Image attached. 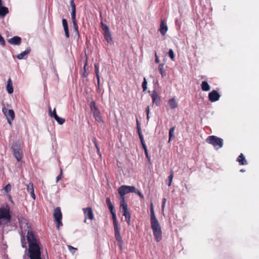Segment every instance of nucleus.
<instances>
[{
    "instance_id": "obj_50",
    "label": "nucleus",
    "mask_w": 259,
    "mask_h": 259,
    "mask_svg": "<svg viewBox=\"0 0 259 259\" xmlns=\"http://www.w3.org/2000/svg\"><path fill=\"white\" fill-rule=\"evenodd\" d=\"M144 152H145V155H146V157L147 158V159H148V160H150V156H149V154H148V150H147V151H145Z\"/></svg>"
},
{
    "instance_id": "obj_42",
    "label": "nucleus",
    "mask_w": 259,
    "mask_h": 259,
    "mask_svg": "<svg viewBox=\"0 0 259 259\" xmlns=\"http://www.w3.org/2000/svg\"><path fill=\"white\" fill-rule=\"evenodd\" d=\"M166 202V198H163V199H162V206H161V209H162V211H164V207H165V205Z\"/></svg>"
},
{
    "instance_id": "obj_2",
    "label": "nucleus",
    "mask_w": 259,
    "mask_h": 259,
    "mask_svg": "<svg viewBox=\"0 0 259 259\" xmlns=\"http://www.w3.org/2000/svg\"><path fill=\"white\" fill-rule=\"evenodd\" d=\"M11 215L9 207L0 208V225H4L10 222Z\"/></svg>"
},
{
    "instance_id": "obj_7",
    "label": "nucleus",
    "mask_w": 259,
    "mask_h": 259,
    "mask_svg": "<svg viewBox=\"0 0 259 259\" xmlns=\"http://www.w3.org/2000/svg\"><path fill=\"white\" fill-rule=\"evenodd\" d=\"M70 5H71V16L72 22H73V28L74 29V30L76 32V33L77 35H78L79 32H78V26L77 25L76 20V18H75L76 7H75V5L74 3L73 0H71Z\"/></svg>"
},
{
    "instance_id": "obj_58",
    "label": "nucleus",
    "mask_w": 259,
    "mask_h": 259,
    "mask_svg": "<svg viewBox=\"0 0 259 259\" xmlns=\"http://www.w3.org/2000/svg\"><path fill=\"white\" fill-rule=\"evenodd\" d=\"M106 26H107V25H103V29L104 30V31L106 30Z\"/></svg>"
},
{
    "instance_id": "obj_1",
    "label": "nucleus",
    "mask_w": 259,
    "mask_h": 259,
    "mask_svg": "<svg viewBox=\"0 0 259 259\" xmlns=\"http://www.w3.org/2000/svg\"><path fill=\"white\" fill-rule=\"evenodd\" d=\"M27 239L29 243L28 255L30 259H41L40 247L36 238L31 232H28Z\"/></svg>"
},
{
    "instance_id": "obj_52",
    "label": "nucleus",
    "mask_w": 259,
    "mask_h": 259,
    "mask_svg": "<svg viewBox=\"0 0 259 259\" xmlns=\"http://www.w3.org/2000/svg\"><path fill=\"white\" fill-rule=\"evenodd\" d=\"M142 147L144 150V151H147V147H146L145 143H142Z\"/></svg>"
},
{
    "instance_id": "obj_45",
    "label": "nucleus",
    "mask_w": 259,
    "mask_h": 259,
    "mask_svg": "<svg viewBox=\"0 0 259 259\" xmlns=\"http://www.w3.org/2000/svg\"><path fill=\"white\" fill-rule=\"evenodd\" d=\"M0 43L3 45L4 46L5 45V41L3 38V37L0 35Z\"/></svg>"
},
{
    "instance_id": "obj_30",
    "label": "nucleus",
    "mask_w": 259,
    "mask_h": 259,
    "mask_svg": "<svg viewBox=\"0 0 259 259\" xmlns=\"http://www.w3.org/2000/svg\"><path fill=\"white\" fill-rule=\"evenodd\" d=\"M106 204H107L110 210H112V209H114V206L111 201L110 198L108 197L106 198Z\"/></svg>"
},
{
    "instance_id": "obj_4",
    "label": "nucleus",
    "mask_w": 259,
    "mask_h": 259,
    "mask_svg": "<svg viewBox=\"0 0 259 259\" xmlns=\"http://www.w3.org/2000/svg\"><path fill=\"white\" fill-rule=\"evenodd\" d=\"M151 224L155 239L159 242L162 239V231L158 221L151 222Z\"/></svg>"
},
{
    "instance_id": "obj_61",
    "label": "nucleus",
    "mask_w": 259,
    "mask_h": 259,
    "mask_svg": "<svg viewBox=\"0 0 259 259\" xmlns=\"http://www.w3.org/2000/svg\"><path fill=\"white\" fill-rule=\"evenodd\" d=\"M240 171H242V172L244 171L243 170H241Z\"/></svg>"
},
{
    "instance_id": "obj_9",
    "label": "nucleus",
    "mask_w": 259,
    "mask_h": 259,
    "mask_svg": "<svg viewBox=\"0 0 259 259\" xmlns=\"http://www.w3.org/2000/svg\"><path fill=\"white\" fill-rule=\"evenodd\" d=\"M53 215L55 219V221L57 224V229H59L60 226H62V223L61 222L62 219V214L60 207H58L54 209Z\"/></svg>"
},
{
    "instance_id": "obj_24",
    "label": "nucleus",
    "mask_w": 259,
    "mask_h": 259,
    "mask_svg": "<svg viewBox=\"0 0 259 259\" xmlns=\"http://www.w3.org/2000/svg\"><path fill=\"white\" fill-rule=\"evenodd\" d=\"M30 51L31 49L29 48H27L24 52L18 55L17 58L19 60L23 59L25 55H28L30 53Z\"/></svg>"
},
{
    "instance_id": "obj_20",
    "label": "nucleus",
    "mask_w": 259,
    "mask_h": 259,
    "mask_svg": "<svg viewBox=\"0 0 259 259\" xmlns=\"http://www.w3.org/2000/svg\"><path fill=\"white\" fill-rule=\"evenodd\" d=\"M168 106L171 109H175L178 107V103L176 102L175 98H173L168 100Z\"/></svg>"
},
{
    "instance_id": "obj_43",
    "label": "nucleus",
    "mask_w": 259,
    "mask_h": 259,
    "mask_svg": "<svg viewBox=\"0 0 259 259\" xmlns=\"http://www.w3.org/2000/svg\"><path fill=\"white\" fill-rule=\"evenodd\" d=\"M94 142L95 143V147H96V148L97 149V152H98V154L101 156V153L100 152V149H99V147L98 146V144H97L95 139L94 140Z\"/></svg>"
},
{
    "instance_id": "obj_19",
    "label": "nucleus",
    "mask_w": 259,
    "mask_h": 259,
    "mask_svg": "<svg viewBox=\"0 0 259 259\" xmlns=\"http://www.w3.org/2000/svg\"><path fill=\"white\" fill-rule=\"evenodd\" d=\"M150 212H151V216H150L151 222L158 221V220L156 219V216L155 215L154 210V206H153L152 203H151L150 204Z\"/></svg>"
},
{
    "instance_id": "obj_31",
    "label": "nucleus",
    "mask_w": 259,
    "mask_h": 259,
    "mask_svg": "<svg viewBox=\"0 0 259 259\" xmlns=\"http://www.w3.org/2000/svg\"><path fill=\"white\" fill-rule=\"evenodd\" d=\"M110 211L111 213L112 214V219L113 220V224L117 223L116 216V212H115V211L114 209H112V210H110Z\"/></svg>"
},
{
    "instance_id": "obj_23",
    "label": "nucleus",
    "mask_w": 259,
    "mask_h": 259,
    "mask_svg": "<svg viewBox=\"0 0 259 259\" xmlns=\"http://www.w3.org/2000/svg\"><path fill=\"white\" fill-rule=\"evenodd\" d=\"M167 25H165L163 21H162L160 24V27L159 29V31L160 33L163 35H164L166 32L167 30Z\"/></svg>"
},
{
    "instance_id": "obj_10",
    "label": "nucleus",
    "mask_w": 259,
    "mask_h": 259,
    "mask_svg": "<svg viewBox=\"0 0 259 259\" xmlns=\"http://www.w3.org/2000/svg\"><path fill=\"white\" fill-rule=\"evenodd\" d=\"M2 112L6 116L8 122L9 124H12V121L15 118V113L12 109L8 110L5 107L2 108Z\"/></svg>"
},
{
    "instance_id": "obj_57",
    "label": "nucleus",
    "mask_w": 259,
    "mask_h": 259,
    "mask_svg": "<svg viewBox=\"0 0 259 259\" xmlns=\"http://www.w3.org/2000/svg\"><path fill=\"white\" fill-rule=\"evenodd\" d=\"M87 66V62H85V63L84 64V70H85V69H86Z\"/></svg>"
},
{
    "instance_id": "obj_11",
    "label": "nucleus",
    "mask_w": 259,
    "mask_h": 259,
    "mask_svg": "<svg viewBox=\"0 0 259 259\" xmlns=\"http://www.w3.org/2000/svg\"><path fill=\"white\" fill-rule=\"evenodd\" d=\"M84 215V222H87V220H93L94 219V215L93 211V209L91 207L84 208L82 209Z\"/></svg>"
},
{
    "instance_id": "obj_35",
    "label": "nucleus",
    "mask_w": 259,
    "mask_h": 259,
    "mask_svg": "<svg viewBox=\"0 0 259 259\" xmlns=\"http://www.w3.org/2000/svg\"><path fill=\"white\" fill-rule=\"evenodd\" d=\"M133 193L137 194L141 198H142V199L144 198V195L136 187H135V190L133 192Z\"/></svg>"
},
{
    "instance_id": "obj_18",
    "label": "nucleus",
    "mask_w": 259,
    "mask_h": 259,
    "mask_svg": "<svg viewBox=\"0 0 259 259\" xmlns=\"http://www.w3.org/2000/svg\"><path fill=\"white\" fill-rule=\"evenodd\" d=\"M27 191L29 193H30L31 197L33 199H35V194L34 193L33 185L32 183H29V184L27 185Z\"/></svg>"
},
{
    "instance_id": "obj_37",
    "label": "nucleus",
    "mask_w": 259,
    "mask_h": 259,
    "mask_svg": "<svg viewBox=\"0 0 259 259\" xmlns=\"http://www.w3.org/2000/svg\"><path fill=\"white\" fill-rule=\"evenodd\" d=\"M113 224H114V231H115V234L120 233L119 229L118 228L117 223Z\"/></svg>"
},
{
    "instance_id": "obj_6",
    "label": "nucleus",
    "mask_w": 259,
    "mask_h": 259,
    "mask_svg": "<svg viewBox=\"0 0 259 259\" xmlns=\"http://www.w3.org/2000/svg\"><path fill=\"white\" fill-rule=\"evenodd\" d=\"M13 155L18 161H20L23 156L21 144L18 142L14 143L12 146Z\"/></svg>"
},
{
    "instance_id": "obj_22",
    "label": "nucleus",
    "mask_w": 259,
    "mask_h": 259,
    "mask_svg": "<svg viewBox=\"0 0 259 259\" xmlns=\"http://www.w3.org/2000/svg\"><path fill=\"white\" fill-rule=\"evenodd\" d=\"M7 91L10 94H11L13 92V84L10 78H9L7 81Z\"/></svg>"
},
{
    "instance_id": "obj_21",
    "label": "nucleus",
    "mask_w": 259,
    "mask_h": 259,
    "mask_svg": "<svg viewBox=\"0 0 259 259\" xmlns=\"http://www.w3.org/2000/svg\"><path fill=\"white\" fill-rule=\"evenodd\" d=\"M9 13L8 8L3 7V5L0 6V17H4Z\"/></svg>"
},
{
    "instance_id": "obj_5",
    "label": "nucleus",
    "mask_w": 259,
    "mask_h": 259,
    "mask_svg": "<svg viewBox=\"0 0 259 259\" xmlns=\"http://www.w3.org/2000/svg\"><path fill=\"white\" fill-rule=\"evenodd\" d=\"M206 142L217 149L222 148L223 145V140L215 136L208 137L206 139Z\"/></svg>"
},
{
    "instance_id": "obj_12",
    "label": "nucleus",
    "mask_w": 259,
    "mask_h": 259,
    "mask_svg": "<svg viewBox=\"0 0 259 259\" xmlns=\"http://www.w3.org/2000/svg\"><path fill=\"white\" fill-rule=\"evenodd\" d=\"M49 115L51 117H53L59 124H63L65 122V119L61 118L58 116L56 113L55 108L54 109L53 112H52L51 109L49 108Z\"/></svg>"
},
{
    "instance_id": "obj_54",
    "label": "nucleus",
    "mask_w": 259,
    "mask_h": 259,
    "mask_svg": "<svg viewBox=\"0 0 259 259\" xmlns=\"http://www.w3.org/2000/svg\"><path fill=\"white\" fill-rule=\"evenodd\" d=\"M149 112H150V108H149V106H148L146 109L147 114H149Z\"/></svg>"
},
{
    "instance_id": "obj_29",
    "label": "nucleus",
    "mask_w": 259,
    "mask_h": 259,
    "mask_svg": "<svg viewBox=\"0 0 259 259\" xmlns=\"http://www.w3.org/2000/svg\"><path fill=\"white\" fill-rule=\"evenodd\" d=\"M175 130V127L173 126L171 127L169 130V140L168 141H170L174 138V132Z\"/></svg>"
},
{
    "instance_id": "obj_48",
    "label": "nucleus",
    "mask_w": 259,
    "mask_h": 259,
    "mask_svg": "<svg viewBox=\"0 0 259 259\" xmlns=\"http://www.w3.org/2000/svg\"><path fill=\"white\" fill-rule=\"evenodd\" d=\"M64 31H65V35H66V37L68 38L69 37L68 29H64Z\"/></svg>"
},
{
    "instance_id": "obj_51",
    "label": "nucleus",
    "mask_w": 259,
    "mask_h": 259,
    "mask_svg": "<svg viewBox=\"0 0 259 259\" xmlns=\"http://www.w3.org/2000/svg\"><path fill=\"white\" fill-rule=\"evenodd\" d=\"M130 220H131V217L125 218V221L128 225H130Z\"/></svg>"
},
{
    "instance_id": "obj_17",
    "label": "nucleus",
    "mask_w": 259,
    "mask_h": 259,
    "mask_svg": "<svg viewBox=\"0 0 259 259\" xmlns=\"http://www.w3.org/2000/svg\"><path fill=\"white\" fill-rule=\"evenodd\" d=\"M8 41L11 44L18 45L20 44L21 38L19 36H14L9 39Z\"/></svg>"
},
{
    "instance_id": "obj_13",
    "label": "nucleus",
    "mask_w": 259,
    "mask_h": 259,
    "mask_svg": "<svg viewBox=\"0 0 259 259\" xmlns=\"http://www.w3.org/2000/svg\"><path fill=\"white\" fill-rule=\"evenodd\" d=\"M208 98L211 102H214L219 100L220 95L217 91L213 90L209 93Z\"/></svg>"
},
{
    "instance_id": "obj_15",
    "label": "nucleus",
    "mask_w": 259,
    "mask_h": 259,
    "mask_svg": "<svg viewBox=\"0 0 259 259\" xmlns=\"http://www.w3.org/2000/svg\"><path fill=\"white\" fill-rule=\"evenodd\" d=\"M104 34L105 39L108 43L111 44L113 43L112 37L108 26H106V30Z\"/></svg>"
},
{
    "instance_id": "obj_33",
    "label": "nucleus",
    "mask_w": 259,
    "mask_h": 259,
    "mask_svg": "<svg viewBox=\"0 0 259 259\" xmlns=\"http://www.w3.org/2000/svg\"><path fill=\"white\" fill-rule=\"evenodd\" d=\"M168 55L172 61L175 60V54L172 49H169L168 52Z\"/></svg>"
},
{
    "instance_id": "obj_27",
    "label": "nucleus",
    "mask_w": 259,
    "mask_h": 259,
    "mask_svg": "<svg viewBox=\"0 0 259 259\" xmlns=\"http://www.w3.org/2000/svg\"><path fill=\"white\" fill-rule=\"evenodd\" d=\"M164 64L162 63L159 65L158 69L162 77L166 76V72L164 69Z\"/></svg>"
},
{
    "instance_id": "obj_26",
    "label": "nucleus",
    "mask_w": 259,
    "mask_h": 259,
    "mask_svg": "<svg viewBox=\"0 0 259 259\" xmlns=\"http://www.w3.org/2000/svg\"><path fill=\"white\" fill-rule=\"evenodd\" d=\"M237 161L241 165H245L247 164L246 160H245V157L242 153H241L237 159Z\"/></svg>"
},
{
    "instance_id": "obj_40",
    "label": "nucleus",
    "mask_w": 259,
    "mask_h": 259,
    "mask_svg": "<svg viewBox=\"0 0 259 259\" xmlns=\"http://www.w3.org/2000/svg\"><path fill=\"white\" fill-rule=\"evenodd\" d=\"M68 248L70 252H72L73 253H74V252L77 250V249L76 248H74L71 245H68Z\"/></svg>"
},
{
    "instance_id": "obj_46",
    "label": "nucleus",
    "mask_w": 259,
    "mask_h": 259,
    "mask_svg": "<svg viewBox=\"0 0 259 259\" xmlns=\"http://www.w3.org/2000/svg\"><path fill=\"white\" fill-rule=\"evenodd\" d=\"M25 240L24 237L21 238V243H22V246L23 248L26 247V243H24L23 241Z\"/></svg>"
},
{
    "instance_id": "obj_56",
    "label": "nucleus",
    "mask_w": 259,
    "mask_h": 259,
    "mask_svg": "<svg viewBox=\"0 0 259 259\" xmlns=\"http://www.w3.org/2000/svg\"><path fill=\"white\" fill-rule=\"evenodd\" d=\"M88 75V73H86L85 70L83 74V76L84 77H87Z\"/></svg>"
},
{
    "instance_id": "obj_28",
    "label": "nucleus",
    "mask_w": 259,
    "mask_h": 259,
    "mask_svg": "<svg viewBox=\"0 0 259 259\" xmlns=\"http://www.w3.org/2000/svg\"><path fill=\"white\" fill-rule=\"evenodd\" d=\"M115 237L116 240H117V241L118 242V243L119 244V246L121 248L122 247V245H123V241L122 240V238H121V236L120 233L115 234Z\"/></svg>"
},
{
    "instance_id": "obj_38",
    "label": "nucleus",
    "mask_w": 259,
    "mask_h": 259,
    "mask_svg": "<svg viewBox=\"0 0 259 259\" xmlns=\"http://www.w3.org/2000/svg\"><path fill=\"white\" fill-rule=\"evenodd\" d=\"M62 169L61 168H60V174L56 178V183H58V181L62 179Z\"/></svg>"
},
{
    "instance_id": "obj_49",
    "label": "nucleus",
    "mask_w": 259,
    "mask_h": 259,
    "mask_svg": "<svg viewBox=\"0 0 259 259\" xmlns=\"http://www.w3.org/2000/svg\"><path fill=\"white\" fill-rule=\"evenodd\" d=\"M25 222H26L25 220H24V222H23L22 221H21V222L20 223L21 228L23 227V225H27V224Z\"/></svg>"
},
{
    "instance_id": "obj_53",
    "label": "nucleus",
    "mask_w": 259,
    "mask_h": 259,
    "mask_svg": "<svg viewBox=\"0 0 259 259\" xmlns=\"http://www.w3.org/2000/svg\"><path fill=\"white\" fill-rule=\"evenodd\" d=\"M97 82H98V90H100V77H99V80L97 79Z\"/></svg>"
},
{
    "instance_id": "obj_60",
    "label": "nucleus",
    "mask_w": 259,
    "mask_h": 259,
    "mask_svg": "<svg viewBox=\"0 0 259 259\" xmlns=\"http://www.w3.org/2000/svg\"><path fill=\"white\" fill-rule=\"evenodd\" d=\"M2 5H3L2 0H0V6H1Z\"/></svg>"
},
{
    "instance_id": "obj_34",
    "label": "nucleus",
    "mask_w": 259,
    "mask_h": 259,
    "mask_svg": "<svg viewBox=\"0 0 259 259\" xmlns=\"http://www.w3.org/2000/svg\"><path fill=\"white\" fill-rule=\"evenodd\" d=\"M147 81L146 78H144V80L142 82V88L143 89V91H146V90L147 89Z\"/></svg>"
},
{
    "instance_id": "obj_25",
    "label": "nucleus",
    "mask_w": 259,
    "mask_h": 259,
    "mask_svg": "<svg viewBox=\"0 0 259 259\" xmlns=\"http://www.w3.org/2000/svg\"><path fill=\"white\" fill-rule=\"evenodd\" d=\"M202 91L207 92L210 90V86L206 81H203L201 84Z\"/></svg>"
},
{
    "instance_id": "obj_39",
    "label": "nucleus",
    "mask_w": 259,
    "mask_h": 259,
    "mask_svg": "<svg viewBox=\"0 0 259 259\" xmlns=\"http://www.w3.org/2000/svg\"><path fill=\"white\" fill-rule=\"evenodd\" d=\"M173 179V172L172 171H171L170 175L168 176V179H169V183L168 184V185L170 186L171 185V183L172 182Z\"/></svg>"
},
{
    "instance_id": "obj_8",
    "label": "nucleus",
    "mask_w": 259,
    "mask_h": 259,
    "mask_svg": "<svg viewBox=\"0 0 259 259\" xmlns=\"http://www.w3.org/2000/svg\"><path fill=\"white\" fill-rule=\"evenodd\" d=\"M91 111L93 113V116L95 119L99 122H103L102 117L100 115V112L96 105L95 102H92L91 103Z\"/></svg>"
},
{
    "instance_id": "obj_32",
    "label": "nucleus",
    "mask_w": 259,
    "mask_h": 259,
    "mask_svg": "<svg viewBox=\"0 0 259 259\" xmlns=\"http://www.w3.org/2000/svg\"><path fill=\"white\" fill-rule=\"evenodd\" d=\"M95 73L96 75V77L98 80H99V65L98 64H95Z\"/></svg>"
},
{
    "instance_id": "obj_44",
    "label": "nucleus",
    "mask_w": 259,
    "mask_h": 259,
    "mask_svg": "<svg viewBox=\"0 0 259 259\" xmlns=\"http://www.w3.org/2000/svg\"><path fill=\"white\" fill-rule=\"evenodd\" d=\"M139 138H140V141L141 142V144L145 143V142L144 141L143 136V135L142 134L141 132H139Z\"/></svg>"
},
{
    "instance_id": "obj_36",
    "label": "nucleus",
    "mask_w": 259,
    "mask_h": 259,
    "mask_svg": "<svg viewBox=\"0 0 259 259\" xmlns=\"http://www.w3.org/2000/svg\"><path fill=\"white\" fill-rule=\"evenodd\" d=\"M62 24L64 28V29H67L68 28V24L67 22L66 19H63L62 20Z\"/></svg>"
},
{
    "instance_id": "obj_47",
    "label": "nucleus",
    "mask_w": 259,
    "mask_h": 259,
    "mask_svg": "<svg viewBox=\"0 0 259 259\" xmlns=\"http://www.w3.org/2000/svg\"><path fill=\"white\" fill-rule=\"evenodd\" d=\"M155 62L156 63H158L159 62V58L157 55L156 52H155Z\"/></svg>"
},
{
    "instance_id": "obj_3",
    "label": "nucleus",
    "mask_w": 259,
    "mask_h": 259,
    "mask_svg": "<svg viewBox=\"0 0 259 259\" xmlns=\"http://www.w3.org/2000/svg\"><path fill=\"white\" fill-rule=\"evenodd\" d=\"M135 190V187L133 186L122 185L120 186L118 192L120 196V203H126L125 200L124 195L129 193H133Z\"/></svg>"
},
{
    "instance_id": "obj_41",
    "label": "nucleus",
    "mask_w": 259,
    "mask_h": 259,
    "mask_svg": "<svg viewBox=\"0 0 259 259\" xmlns=\"http://www.w3.org/2000/svg\"><path fill=\"white\" fill-rule=\"evenodd\" d=\"M5 191L6 192H9L11 189V185L9 184L6 185V186L5 187Z\"/></svg>"
},
{
    "instance_id": "obj_14",
    "label": "nucleus",
    "mask_w": 259,
    "mask_h": 259,
    "mask_svg": "<svg viewBox=\"0 0 259 259\" xmlns=\"http://www.w3.org/2000/svg\"><path fill=\"white\" fill-rule=\"evenodd\" d=\"M151 98L152 99V103L155 104L156 106H159L160 104V97L156 93V91H154L151 94Z\"/></svg>"
},
{
    "instance_id": "obj_59",
    "label": "nucleus",
    "mask_w": 259,
    "mask_h": 259,
    "mask_svg": "<svg viewBox=\"0 0 259 259\" xmlns=\"http://www.w3.org/2000/svg\"><path fill=\"white\" fill-rule=\"evenodd\" d=\"M147 118L148 120H149V114H147Z\"/></svg>"
},
{
    "instance_id": "obj_16",
    "label": "nucleus",
    "mask_w": 259,
    "mask_h": 259,
    "mask_svg": "<svg viewBox=\"0 0 259 259\" xmlns=\"http://www.w3.org/2000/svg\"><path fill=\"white\" fill-rule=\"evenodd\" d=\"M120 207L123 210V215L125 217V218L131 217L130 211L127 209V205L126 203H120Z\"/></svg>"
},
{
    "instance_id": "obj_55",
    "label": "nucleus",
    "mask_w": 259,
    "mask_h": 259,
    "mask_svg": "<svg viewBox=\"0 0 259 259\" xmlns=\"http://www.w3.org/2000/svg\"><path fill=\"white\" fill-rule=\"evenodd\" d=\"M137 124H138V126H137L138 132V134L139 135V132H141L140 127H139L138 121H137Z\"/></svg>"
}]
</instances>
